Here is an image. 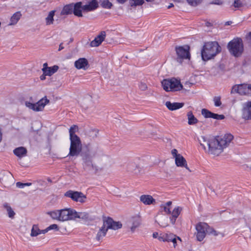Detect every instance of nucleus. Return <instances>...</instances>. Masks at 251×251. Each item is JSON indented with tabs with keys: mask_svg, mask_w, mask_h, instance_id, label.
I'll return each mask as SVG.
<instances>
[{
	"mask_svg": "<svg viewBox=\"0 0 251 251\" xmlns=\"http://www.w3.org/2000/svg\"><path fill=\"white\" fill-rule=\"evenodd\" d=\"M241 95L251 96V84H242Z\"/></svg>",
	"mask_w": 251,
	"mask_h": 251,
	"instance_id": "obj_28",
	"label": "nucleus"
},
{
	"mask_svg": "<svg viewBox=\"0 0 251 251\" xmlns=\"http://www.w3.org/2000/svg\"><path fill=\"white\" fill-rule=\"evenodd\" d=\"M59 69V67L57 65H54L52 67H49L48 68H42V71L47 75V76H51L55 73H56Z\"/></svg>",
	"mask_w": 251,
	"mask_h": 251,
	"instance_id": "obj_23",
	"label": "nucleus"
},
{
	"mask_svg": "<svg viewBox=\"0 0 251 251\" xmlns=\"http://www.w3.org/2000/svg\"><path fill=\"white\" fill-rule=\"evenodd\" d=\"M158 234L157 232H154L152 234V237L154 238H156L157 237H158Z\"/></svg>",
	"mask_w": 251,
	"mask_h": 251,
	"instance_id": "obj_55",
	"label": "nucleus"
},
{
	"mask_svg": "<svg viewBox=\"0 0 251 251\" xmlns=\"http://www.w3.org/2000/svg\"><path fill=\"white\" fill-rule=\"evenodd\" d=\"M242 84L239 85H235L232 88L231 93H237L241 95V88L242 87Z\"/></svg>",
	"mask_w": 251,
	"mask_h": 251,
	"instance_id": "obj_36",
	"label": "nucleus"
},
{
	"mask_svg": "<svg viewBox=\"0 0 251 251\" xmlns=\"http://www.w3.org/2000/svg\"><path fill=\"white\" fill-rule=\"evenodd\" d=\"M140 201L145 205L155 203V200L149 195H142L140 197Z\"/></svg>",
	"mask_w": 251,
	"mask_h": 251,
	"instance_id": "obj_18",
	"label": "nucleus"
},
{
	"mask_svg": "<svg viewBox=\"0 0 251 251\" xmlns=\"http://www.w3.org/2000/svg\"><path fill=\"white\" fill-rule=\"evenodd\" d=\"M16 185L17 187L22 189L25 188V186H29L31 185V183H22L21 182H18L16 183Z\"/></svg>",
	"mask_w": 251,
	"mask_h": 251,
	"instance_id": "obj_39",
	"label": "nucleus"
},
{
	"mask_svg": "<svg viewBox=\"0 0 251 251\" xmlns=\"http://www.w3.org/2000/svg\"><path fill=\"white\" fill-rule=\"evenodd\" d=\"M119 3L123 4L125 3L127 0H116ZM134 1L135 5H141L144 3V0H132Z\"/></svg>",
	"mask_w": 251,
	"mask_h": 251,
	"instance_id": "obj_37",
	"label": "nucleus"
},
{
	"mask_svg": "<svg viewBox=\"0 0 251 251\" xmlns=\"http://www.w3.org/2000/svg\"><path fill=\"white\" fill-rule=\"evenodd\" d=\"M221 51V47L216 41L205 43L201 50L203 60L207 61L212 59Z\"/></svg>",
	"mask_w": 251,
	"mask_h": 251,
	"instance_id": "obj_2",
	"label": "nucleus"
},
{
	"mask_svg": "<svg viewBox=\"0 0 251 251\" xmlns=\"http://www.w3.org/2000/svg\"><path fill=\"white\" fill-rule=\"evenodd\" d=\"M70 147L68 157H77L79 155L82 150V145L80 139L70 140Z\"/></svg>",
	"mask_w": 251,
	"mask_h": 251,
	"instance_id": "obj_7",
	"label": "nucleus"
},
{
	"mask_svg": "<svg viewBox=\"0 0 251 251\" xmlns=\"http://www.w3.org/2000/svg\"><path fill=\"white\" fill-rule=\"evenodd\" d=\"M139 87L140 90L142 91H145L147 88V86L146 83L143 82H141L139 84Z\"/></svg>",
	"mask_w": 251,
	"mask_h": 251,
	"instance_id": "obj_47",
	"label": "nucleus"
},
{
	"mask_svg": "<svg viewBox=\"0 0 251 251\" xmlns=\"http://www.w3.org/2000/svg\"><path fill=\"white\" fill-rule=\"evenodd\" d=\"M161 83L164 90L167 92L179 91L182 88L180 81L175 78L164 79Z\"/></svg>",
	"mask_w": 251,
	"mask_h": 251,
	"instance_id": "obj_6",
	"label": "nucleus"
},
{
	"mask_svg": "<svg viewBox=\"0 0 251 251\" xmlns=\"http://www.w3.org/2000/svg\"><path fill=\"white\" fill-rule=\"evenodd\" d=\"M242 117L245 120H251V101H248L243 104Z\"/></svg>",
	"mask_w": 251,
	"mask_h": 251,
	"instance_id": "obj_12",
	"label": "nucleus"
},
{
	"mask_svg": "<svg viewBox=\"0 0 251 251\" xmlns=\"http://www.w3.org/2000/svg\"><path fill=\"white\" fill-rule=\"evenodd\" d=\"M83 160L84 163V166L87 167L92 166V162L91 157L88 155H86L83 157Z\"/></svg>",
	"mask_w": 251,
	"mask_h": 251,
	"instance_id": "obj_35",
	"label": "nucleus"
},
{
	"mask_svg": "<svg viewBox=\"0 0 251 251\" xmlns=\"http://www.w3.org/2000/svg\"><path fill=\"white\" fill-rule=\"evenodd\" d=\"M78 130V126L76 125H73L70 127L69 129L70 140H74L76 139H80V138L75 134V133Z\"/></svg>",
	"mask_w": 251,
	"mask_h": 251,
	"instance_id": "obj_26",
	"label": "nucleus"
},
{
	"mask_svg": "<svg viewBox=\"0 0 251 251\" xmlns=\"http://www.w3.org/2000/svg\"><path fill=\"white\" fill-rule=\"evenodd\" d=\"M227 48L232 55L235 57L240 56L244 50L242 40L240 38L233 39L228 43Z\"/></svg>",
	"mask_w": 251,
	"mask_h": 251,
	"instance_id": "obj_5",
	"label": "nucleus"
},
{
	"mask_svg": "<svg viewBox=\"0 0 251 251\" xmlns=\"http://www.w3.org/2000/svg\"><path fill=\"white\" fill-rule=\"evenodd\" d=\"M122 224L119 222L114 221L111 218H104L103 219V225L100 228L96 236L98 241L101 240L106 235L109 229L117 230L122 227Z\"/></svg>",
	"mask_w": 251,
	"mask_h": 251,
	"instance_id": "obj_3",
	"label": "nucleus"
},
{
	"mask_svg": "<svg viewBox=\"0 0 251 251\" xmlns=\"http://www.w3.org/2000/svg\"><path fill=\"white\" fill-rule=\"evenodd\" d=\"M203 142L206 143L208 147V151L209 153L218 155L224 149L227 147L233 138L232 135L226 134L223 137L217 136L208 140L204 137H201Z\"/></svg>",
	"mask_w": 251,
	"mask_h": 251,
	"instance_id": "obj_1",
	"label": "nucleus"
},
{
	"mask_svg": "<svg viewBox=\"0 0 251 251\" xmlns=\"http://www.w3.org/2000/svg\"><path fill=\"white\" fill-rule=\"evenodd\" d=\"M187 2L191 5L196 6L201 3L202 0H186Z\"/></svg>",
	"mask_w": 251,
	"mask_h": 251,
	"instance_id": "obj_40",
	"label": "nucleus"
},
{
	"mask_svg": "<svg viewBox=\"0 0 251 251\" xmlns=\"http://www.w3.org/2000/svg\"><path fill=\"white\" fill-rule=\"evenodd\" d=\"M200 145L202 147V148L204 149V150H206V147L205 146V145L203 144V143H202L201 142H200Z\"/></svg>",
	"mask_w": 251,
	"mask_h": 251,
	"instance_id": "obj_56",
	"label": "nucleus"
},
{
	"mask_svg": "<svg viewBox=\"0 0 251 251\" xmlns=\"http://www.w3.org/2000/svg\"><path fill=\"white\" fill-rule=\"evenodd\" d=\"M22 14L20 12H17L15 13L10 18V23L9 25H14L17 23L20 19Z\"/></svg>",
	"mask_w": 251,
	"mask_h": 251,
	"instance_id": "obj_29",
	"label": "nucleus"
},
{
	"mask_svg": "<svg viewBox=\"0 0 251 251\" xmlns=\"http://www.w3.org/2000/svg\"><path fill=\"white\" fill-rule=\"evenodd\" d=\"M76 218L81 219L85 222H89L93 220L88 213L86 212H77L74 210V220H75Z\"/></svg>",
	"mask_w": 251,
	"mask_h": 251,
	"instance_id": "obj_13",
	"label": "nucleus"
},
{
	"mask_svg": "<svg viewBox=\"0 0 251 251\" xmlns=\"http://www.w3.org/2000/svg\"><path fill=\"white\" fill-rule=\"evenodd\" d=\"M213 101L215 106H220L222 104L221 102V98L220 97H215L213 99Z\"/></svg>",
	"mask_w": 251,
	"mask_h": 251,
	"instance_id": "obj_43",
	"label": "nucleus"
},
{
	"mask_svg": "<svg viewBox=\"0 0 251 251\" xmlns=\"http://www.w3.org/2000/svg\"><path fill=\"white\" fill-rule=\"evenodd\" d=\"M64 196L71 198L74 201L83 203L85 201L86 197L82 192L69 190L67 191Z\"/></svg>",
	"mask_w": 251,
	"mask_h": 251,
	"instance_id": "obj_11",
	"label": "nucleus"
},
{
	"mask_svg": "<svg viewBox=\"0 0 251 251\" xmlns=\"http://www.w3.org/2000/svg\"><path fill=\"white\" fill-rule=\"evenodd\" d=\"M49 231V230L48 229V227L46 228L45 229H43V230H41L40 229V234H45L46 233H47Z\"/></svg>",
	"mask_w": 251,
	"mask_h": 251,
	"instance_id": "obj_53",
	"label": "nucleus"
},
{
	"mask_svg": "<svg viewBox=\"0 0 251 251\" xmlns=\"http://www.w3.org/2000/svg\"><path fill=\"white\" fill-rule=\"evenodd\" d=\"M13 153L18 157L21 158L26 155L27 153V150L25 148L20 147L14 149Z\"/></svg>",
	"mask_w": 251,
	"mask_h": 251,
	"instance_id": "obj_25",
	"label": "nucleus"
},
{
	"mask_svg": "<svg viewBox=\"0 0 251 251\" xmlns=\"http://www.w3.org/2000/svg\"><path fill=\"white\" fill-rule=\"evenodd\" d=\"M174 6V5L173 3H170L168 6V9H170L171 8H172V7Z\"/></svg>",
	"mask_w": 251,
	"mask_h": 251,
	"instance_id": "obj_59",
	"label": "nucleus"
},
{
	"mask_svg": "<svg viewBox=\"0 0 251 251\" xmlns=\"http://www.w3.org/2000/svg\"><path fill=\"white\" fill-rule=\"evenodd\" d=\"M208 230L209 231L208 232V233H209V234H213L215 236H217L218 235V232L216 230H215L213 228L210 227L209 226Z\"/></svg>",
	"mask_w": 251,
	"mask_h": 251,
	"instance_id": "obj_50",
	"label": "nucleus"
},
{
	"mask_svg": "<svg viewBox=\"0 0 251 251\" xmlns=\"http://www.w3.org/2000/svg\"><path fill=\"white\" fill-rule=\"evenodd\" d=\"M73 4H70L65 5L61 12V14L63 15H69L73 13L74 8Z\"/></svg>",
	"mask_w": 251,
	"mask_h": 251,
	"instance_id": "obj_27",
	"label": "nucleus"
},
{
	"mask_svg": "<svg viewBox=\"0 0 251 251\" xmlns=\"http://www.w3.org/2000/svg\"><path fill=\"white\" fill-rule=\"evenodd\" d=\"M64 49V47L62 46V43L60 44L59 45L58 50L60 51Z\"/></svg>",
	"mask_w": 251,
	"mask_h": 251,
	"instance_id": "obj_57",
	"label": "nucleus"
},
{
	"mask_svg": "<svg viewBox=\"0 0 251 251\" xmlns=\"http://www.w3.org/2000/svg\"><path fill=\"white\" fill-rule=\"evenodd\" d=\"M49 102L46 97L41 99L37 102L33 103L29 101H25V105L28 108L35 111H42L45 105Z\"/></svg>",
	"mask_w": 251,
	"mask_h": 251,
	"instance_id": "obj_10",
	"label": "nucleus"
},
{
	"mask_svg": "<svg viewBox=\"0 0 251 251\" xmlns=\"http://www.w3.org/2000/svg\"><path fill=\"white\" fill-rule=\"evenodd\" d=\"M177 240H179L180 242L181 241V240L180 237L178 236H177L176 235H175V237L173 238L172 240H171V242H173L174 247L175 248L176 246V242Z\"/></svg>",
	"mask_w": 251,
	"mask_h": 251,
	"instance_id": "obj_46",
	"label": "nucleus"
},
{
	"mask_svg": "<svg viewBox=\"0 0 251 251\" xmlns=\"http://www.w3.org/2000/svg\"><path fill=\"white\" fill-rule=\"evenodd\" d=\"M171 153L173 157L175 158V159H176V157H178V155H181L180 154L177 153V151L176 149H175L172 150Z\"/></svg>",
	"mask_w": 251,
	"mask_h": 251,
	"instance_id": "obj_48",
	"label": "nucleus"
},
{
	"mask_svg": "<svg viewBox=\"0 0 251 251\" xmlns=\"http://www.w3.org/2000/svg\"><path fill=\"white\" fill-rule=\"evenodd\" d=\"M232 5L236 8L241 7L243 6L242 0H234Z\"/></svg>",
	"mask_w": 251,
	"mask_h": 251,
	"instance_id": "obj_42",
	"label": "nucleus"
},
{
	"mask_svg": "<svg viewBox=\"0 0 251 251\" xmlns=\"http://www.w3.org/2000/svg\"><path fill=\"white\" fill-rule=\"evenodd\" d=\"M12 178V175L9 172L3 171L0 173V181L5 185L8 184Z\"/></svg>",
	"mask_w": 251,
	"mask_h": 251,
	"instance_id": "obj_16",
	"label": "nucleus"
},
{
	"mask_svg": "<svg viewBox=\"0 0 251 251\" xmlns=\"http://www.w3.org/2000/svg\"><path fill=\"white\" fill-rule=\"evenodd\" d=\"M172 203V202L171 201H169L161 205V207L163 209L164 211L166 214H171V206Z\"/></svg>",
	"mask_w": 251,
	"mask_h": 251,
	"instance_id": "obj_32",
	"label": "nucleus"
},
{
	"mask_svg": "<svg viewBox=\"0 0 251 251\" xmlns=\"http://www.w3.org/2000/svg\"><path fill=\"white\" fill-rule=\"evenodd\" d=\"M130 222L132 223L131 230L134 231L136 227H137L141 223V218L139 215L135 216L131 218Z\"/></svg>",
	"mask_w": 251,
	"mask_h": 251,
	"instance_id": "obj_24",
	"label": "nucleus"
},
{
	"mask_svg": "<svg viewBox=\"0 0 251 251\" xmlns=\"http://www.w3.org/2000/svg\"><path fill=\"white\" fill-rule=\"evenodd\" d=\"M7 211L9 218H13L15 214L11 207L7 206Z\"/></svg>",
	"mask_w": 251,
	"mask_h": 251,
	"instance_id": "obj_44",
	"label": "nucleus"
},
{
	"mask_svg": "<svg viewBox=\"0 0 251 251\" xmlns=\"http://www.w3.org/2000/svg\"><path fill=\"white\" fill-rule=\"evenodd\" d=\"M190 47L188 45L178 46L176 47V51L177 54V61L181 62V60L190 59Z\"/></svg>",
	"mask_w": 251,
	"mask_h": 251,
	"instance_id": "obj_9",
	"label": "nucleus"
},
{
	"mask_svg": "<svg viewBox=\"0 0 251 251\" xmlns=\"http://www.w3.org/2000/svg\"><path fill=\"white\" fill-rule=\"evenodd\" d=\"M223 2L221 0H213L210 2L211 4L222 5Z\"/></svg>",
	"mask_w": 251,
	"mask_h": 251,
	"instance_id": "obj_49",
	"label": "nucleus"
},
{
	"mask_svg": "<svg viewBox=\"0 0 251 251\" xmlns=\"http://www.w3.org/2000/svg\"><path fill=\"white\" fill-rule=\"evenodd\" d=\"M208 229L209 226L205 223L200 222L196 226V237L198 241H201L203 240L206 233H208Z\"/></svg>",
	"mask_w": 251,
	"mask_h": 251,
	"instance_id": "obj_8",
	"label": "nucleus"
},
{
	"mask_svg": "<svg viewBox=\"0 0 251 251\" xmlns=\"http://www.w3.org/2000/svg\"><path fill=\"white\" fill-rule=\"evenodd\" d=\"M188 124L189 125H193L198 122V119L194 116L192 111H189L187 113Z\"/></svg>",
	"mask_w": 251,
	"mask_h": 251,
	"instance_id": "obj_31",
	"label": "nucleus"
},
{
	"mask_svg": "<svg viewBox=\"0 0 251 251\" xmlns=\"http://www.w3.org/2000/svg\"><path fill=\"white\" fill-rule=\"evenodd\" d=\"M106 37V32L102 31L91 42L90 46L92 47H96L100 46Z\"/></svg>",
	"mask_w": 251,
	"mask_h": 251,
	"instance_id": "obj_14",
	"label": "nucleus"
},
{
	"mask_svg": "<svg viewBox=\"0 0 251 251\" xmlns=\"http://www.w3.org/2000/svg\"><path fill=\"white\" fill-rule=\"evenodd\" d=\"M40 229L38 225H33L31 230L30 236L31 237H36L40 235Z\"/></svg>",
	"mask_w": 251,
	"mask_h": 251,
	"instance_id": "obj_33",
	"label": "nucleus"
},
{
	"mask_svg": "<svg viewBox=\"0 0 251 251\" xmlns=\"http://www.w3.org/2000/svg\"><path fill=\"white\" fill-rule=\"evenodd\" d=\"M74 209L72 208H64L56 210L48 213L53 219L59 221L64 222L74 220Z\"/></svg>",
	"mask_w": 251,
	"mask_h": 251,
	"instance_id": "obj_4",
	"label": "nucleus"
},
{
	"mask_svg": "<svg viewBox=\"0 0 251 251\" xmlns=\"http://www.w3.org/2000/svg\"><path fill=\"white\" fill-rule=\"evenodd\" d=\"M98 3L96 0H92L87 4L83 5V11L89 12L96 10L98 7Z\"/></svg>",
	"mask_w": 251,
	"mask_h": 251,
	"instance_id": "obj_17",
	"label": "nucleus"
},
{
	"mask_svg": "<svg viewBox=\"0 0 251 251\" xmlns=\"http://www.w3.org/2000/svg\"><path fill=\"white\" fill-rule=\"evenodd\" d=\"M47 75H45V74H44L43 75H42L40 77V78L41 80H44L46 79V76H47Z\"/></svg>",
	"mask_w": 251,
	"mask_h": 251,
	"instance_id": "obj_54",
	"label": "nucleus"
},
{
	"mask_svg": "<svg viewBox=\"0 0 251 251\" xmlns=\"http://www.w3.org/2000/svg\"><path fill=\"white\" fill-rule=\"evenodd\" d=\"M48 229L49 230H52V229H55V230H58V226L56 224H52L50 225L48 227Z\"/></svg>",
	"mask_w": 251,
	"mask_h": 251,
	"instance_id": "obj_51",
	"label": "nucleus"
},
{
	"mask_svg": "<svg viewBox=\"0 0 251 251\" xmlns=\"http://www.w3.org/2000/svg\"><path fill=\"white\" fill-rule=\"evenodd\" d=\"M83 11V5L81 2H77L74 5L73 13L78 17H82V11Z\"/></svg>",
	"mask_w": 251,
	"mask_h": 251,
	"instance_id": "obj_21",
	"label": "nucleus"
},
{
	"mask_svg": "<svg viewBox=\"0 0 251 251\" xmlns=\"http://www.w3.org/2000/svg\"><path fill=\"white\" fill-rule=\"evenodd\" d=\"M88 65L87 60L85 58H80L75 62V66L77 69H86Z\"/></svg>",
	"mask_w": 251,
	"mask_h": 251,
	"instance_id": "obj_19",
	"label": "nucleus"
},
{
	"mask_svg": "<svg viewBox=\"0 0 251 251\" xmlns=\"http://www.w3.org/2000/svg\"><path fill=\"white\" fill-rule=\"evenodd\" d=\"M100 5L103 8L110 9L112 6V4L108 0H102Z\"/></svg>",
	"mask_w": 251,
	"mask_h": 251,
	"instance_id": "obj_34",
	"label": "nucleus"
},
{
	"mask_svg": "<svg viewBox=\"0 0 251 251\" xmlns=\"http://www.w3.org/2000/svg\"><path fill=\"white\" fill-rule=\"evenodd\" d=\"M49 68V67H48L47 63H45L43 64V68L46 69V68Z\"/></svg>",
	"mask_w": 251,
	"mask_h": 251,
	"instance_id": "obj_58",
	"label": "nucleus"
},
{
	"mask_svg": "<svg viewBox=\"0 0 251 251\" xmlns=\"http://www.w3.org/2000/svg\"><path fill=\"white\" fill-rule=\"evenodd\" d=\"M182 210V208L180 206H176L171 211V216L170 217V220L172 225H175L176 219L180 214Z\"/></svg>",
	"mask_w": 251,
	"mask_h": 251,
	"instance_id": "obj_15",
	"label": "nucleus"
},
{
	"mask_svg": "<svg viewBox=\"0 0 251 251\" xmlns=\"http://www.w3.org/2000/svg\"><path fill=\"white\" fill-rule=\"evenodd\" d=\"M165 235H163V236H158V239L159 241L166 242V240H165Z\"/></svg>",
	"mask_w": 251,
	"mask_h": 251,
	"instance_id": "obj_52",
	"label": "nucleus"
},
{
	"mask_svg": "<svg viewBox=\"0 0 251 251\" xmlns=\"http://www.w3.org/2000/svg\"><path fill=\"white\" fill-rule=\"evenodd\" d=\"M55 12V10H52L49 12L48 15L45 19L46 25H48L53 24Z\"/></svg>",
	"mask_w": 251,
	"mask_h": 251,
	"instance_id": "obj_30",
	"label": "nucleus"
},
{
	"mask_svg": "<svg viewBox=\"0 0 251 251\" xmlns=\"http://www.w3.org/2000/svg\"><path fill=\"white\" fill-rule=\"evenodd\" d=\"M165 240H166V242H171V240L173 239V238L175 237L176 235L172 234V233H169V234H165Z\"/></svg>",
	"mask_w": 251,
	"mask_h": 251,
	"instance_id": "obj_45",
	"label": "nucleus"
},
{
	"mask_svg": "<svg viewBox=\"0 0 251 251\" xmlns=\"http://www.w3.org/2000/svg\"><path fill=\"white\" fill-rule=\"evenodd\" d=\"M201 114L205 118H210L211 112L206 109H202L201 110Z\"/></svg>",
	"mask_w": 251,
	"mask_h": 251,
	"instance_id": "obj_41",
	"label": "nucleus"
},
{
	"mask_svg": "<svg viewBox=\"0 0 251 251\" xmlns=\"http://www.w3.org/2000/svg\"><path fill=\"white\" fill-rule=\"evenodd\" d=\"M210 118L217 120H223L225 118V116L224 115H219L211 112Z\"/></svg>",
	"mask_w": 251,
	"mask_h": 251,
	"instance_id": "obj_38",
	"label": "nucleus"
},
{
	"mask_svg": "<svg viewBox=\"0 0 251 251\" xmlns=\"http://www.w3.org/2000/svg\"><path fill=\"white\" fill-rule=\"evenodd\" d=\"M165 105L170 110L173 111L182 107L184 103L180 102L172 103L170 101H167L166 102Z\"/></svg>",
	"mask_w": 251,
	"mask_h": 251,
	"instance_id": "obj_22",
	"label": "nucleus"
},
{
	"mask_svg": "<svg viewBox=\"0 0 251 251\" xmlns=\"http://www.w3.org/2000/svg\"><path fill=\"white\" fill-rule=\"evenodd\" d=\"M175 164L176 166L179 167H184L189 172H191L189 168L188 167L186 159L182 155H178V157H176L175 159Z\"/></svg>",
	"mask_w": 251,
	"mask_h": 251,
	"instance_id": "obj_20",
	"label": "nucleus"
},
{
	"mask_svg": "<svg viewBox=\"0 0 251 251\" xmlns=\"http://www.w3.org/2000/svg\"><path fill=\"white\" fill-rule=\"evenodd\" d=\"M231 22H227L226 24V25H229L230 24Z\"/></svg>",
	"mask_w": 251,
	"mask_h": 251,
	"instance_id": "obj_60",
	"label": "nucleus"
}]
</instances>
